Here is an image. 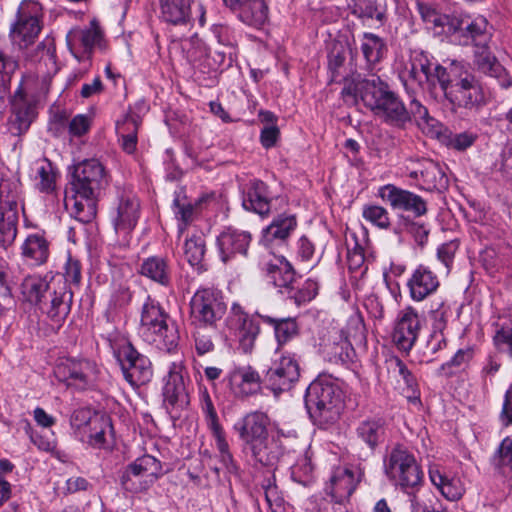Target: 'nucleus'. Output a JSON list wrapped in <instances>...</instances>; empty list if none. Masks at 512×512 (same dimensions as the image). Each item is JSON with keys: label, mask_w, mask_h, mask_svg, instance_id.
<instances>
[{"label": "nucleus", "mask_w": 512, "mask_h": 512, "mask_svg": "<svg viewBox=\"0 0 512 512\" xmlns=\"http://www.w3.org/2000/svg\"><path fill=\"white\" fill-rule=\"evenodd\" d=\"M341 94L353 102L359 97L375 116L390 125L403 127L409 122L408 110L400 97L378 76L361 79L358 75L346 82Z\"/></svg>", "instance_id": "1"}, {"label": "nucleus", "mask_w": 512, "mask_h": 512, "mask_svg": "<svg viewBox=\"0 0 512 512\" xmlns=\"http://www.w3.org/2000/svg\"><path fill=\"white\" fill-rule=\"evenodd\" d=\"M417 7L426 28L435 36L460 45L473 43L475 47L486 45L490 40L488 21L483 16L444 14L426 3H418Z\"/></svg>", "instance_id": "2"}, {"label": "nucleus", "mask_w": 512, "mask_h": 512, "mask_svg": "<svg viewBox=\"0 0 512 512\" xmlns=\"http://www.w3.org/2000/svg\"><path fill=\"white\" fill-rule=\"evenodd\" d=\"M260 264L269 282L295 304L309 302L317 295V283L310 279L301 283L294 268L283 256L268 254L262 257Z\"/></svg>", "instance_id": "3"}, {"label": "nucleus", "mask_w": 512, "mask_h": 512, "mask_svg": "<svg viewBox=\"0 0 512 512\" xmlns=\"http://www.w3.org/2000/svg\"><path fill=\"white\" fill-rule=\"evenodd\" d=\"M440 88L451 110L477 111L485 104V95L479 81L471 74L456 77L454 69L439 70Z\"/></svg>", "instance_id": "4"}, {"label": "nucleus", "mask_w": 512, "mask_h": 512, "mask_svg": "<svg viewBox=\"0 0 512 512\" xmlns=\"http://www.w3.org/2000/svg\"><path fill=\"white\" fill-rule=\"evenodd\" d=\"M140 333L145 341L168 352L177 346L179 340L178 330L169 315L151 300L142 307Z\"/></svg>", "instance_id": "5"}, {"label": "nucleus", "mask_w": 512, "mask_h": 512, "mask_svg": "<svg viewBox=\"0 0 512 512\" xmlns=\"http://www.w3.org/2000/svg\"><path fill=\"white\" fill-rule=\"evenodd\" d=\"M305 406L310 417L319 424L336 421L341 409V392L330 381H313L305 394Z\"/></svg>", "instance_id": "6"}, {"label": "nucleus", "mask_w": 512, "mask_h": 512, "mask_svg": "<svg viewBox=\"0 0 512 512\" xmlns=\"http://www.w3.org/2000/svg\"><path fill=\"white\" fill-rule=\"evenodd\" d=\"M191 323L199 328L216 327L227 312L222 293L211 288L198 289L189 303Z\"/></svg>", "instance_id": "7"}, {"label": "nucleus", "mask_w": 512, "mask_h": 512, "mask_svg": "<svg viewBox=\"0 0 512 512\" xmlns=\"http://www.w3.org/2000/svg\"><path fill=\"white\" fill-rule=\"evenodd\" d=\"M385 472L402 489L418 487L423 478L422 470L414 455L403 446L394 447L385 461Z\"/></svg>", "instance_id": "8"}, {"label": "nucleus", "mask_w": 512, "mask_h": 512, "mask_svg": "<svg viewBox=\"0 0 512 512\" xmlns=\"http://www.w3.org/2000/svg\"><path fill=\"white\" fill-rule=\"evenodd\" d=\"M41 5L33 0L23 1L17 12V19L10 28V38L20 49L31 45L41 31Z\"/></svg>", "instance_id": "9"}, {"label": "nucleus", "mask_w": 512, "mask_h": 512, "mask_svg": "<svg viewBox=\"0 0 512 512\" xmlns=\"http://www.w3.org/2000/svg\"><path fill=\"white\" fill-rule=\"evenodd\" d=\"M125 380L132 386L145 385L153 376L149 358L139 353L131 343H125L115 351Z\"/></svg>", "instance_id": "10"}, {"label": "nucleus", "mask_w": 512, "mask_h": 512, "mask_svg": "<svg viewBox=\"0 0 512 512\" xmlns=\"http://www.w3.org/2000/svg\"><path fill=\"white\" fill-rule=\"evenodd\" d=\"M161 463L151 455H143L130 463L121 476L126 491L140 493L147 490L161 474Z\"/></svg>", "instance_id": "11"}, {"label": "nucleus", "mask_w": 512, "mask_h": 512, "mask_svg": "<svg viewBox=\"0 0 512 512\" xmlns=\"http://www.w3.org/2000/svg\"><path fill=\"white\" fill-rule=\"evenodd\" d=\"M106 184L104 167L99 161L85 160L75 166L71 185L80 198L97 197Z\"/></svg>", "instance_id": "12"}, {"label": "nucleus", "mask_w": 512, "mask_h": 512, "mask_svg": "<svg viewBox=\"0 0 512 512\" xmlns=\"http://www.w3.org/2000/svg\"><path fill=\"white\" fill-rule=\"evenodd\" d=\"M230 333L237 339L244 353L252 352L260 333L259 323L237 303H234L225 320Z\"/></svg>", "instance_id": "13"}, {"label": "nucleus", "mask_w": 512, "mask_h": 512, "mask_svg": "<svg viewBox=\"0 0 512 512\" xmlns=\"http://www.w3.org/2000/svg\"><path fill=\"white\" fill-rule=\"evenodd\" d=\"M200 404L205 415L207 426L216 440L220 462L229 473H236L238 467L229 450V444L226 441L224 430L219 423L217 412L206 388L200 390Z\"/></svg>", "instance_id": "14"}, {"label": "nucleus", "mask_w": 512, "mask_h": 512, "mask_svg": "<svg viewBox=\"0 0 512 512\" xmlns=\"http://www.w3.org/2000/svg\"><path fill=\"white\" fill-rule=\"evenodd\" d=\"M56 376L77 389H86L93 385L97 378V365L88 359L67 358L57 364Z\"/></svg>", "instance_id": "15"}, {"label": "nucleus", "mask_w": 512, "mask_h": 512, "mask_svg": "<svg viewBox=\"0 0 512 512\" xmlns=\"http://www.w3.org/2000/svg\"><path fill=\"white\" fill-rule=\"evenodd\" d=\"M299 377L300 368L298 362L291 355H282L267 370L264 382L275 395H278L290 390L299 380Z\"/></svg>", "instance_id": "16"}, {"label": "nucleus", "mask_w": 512, "mask_h": 512, "mask_svg": "<svg viewBox=\"0 0 512 512\" xmlns=\"http://www.w3.org/2000/svg\"><path fill=\"white\" fill-rule=\"evenodd\" d=\"M422 328L417 310L407 306L399 311L392 338L399 350L409 352L415 345Z\"/></svg>", "instance_id": "17"}, {"label": "nucleus", "mask_w": 512, "mask_h": 512, "mask_svg": "<svg viewBox=\"0 0 512 512\" xmlns=\"http://www.w3.org/2000/svg\"><path fill=\"white\" fill-rule=\"evenodd\" d=\"M378 196L388 202L393 209L411 212L415 217H421L427 213L426 201L421 196L393 184L380 187Z\"/></svg>", "instance_id": "18"}, {"label": "nucleus", "mask_w": 512, "mask_h": 512, "mask_svg": "<svg viewBox=\"0 0 512 512\" xmlns=\"http://www.w3.org/2000/svg\"><path fill=\"white\" fill-rule=\"evenodd\" d=\"M140 217V202L131 192H124L112 213V223L116 234L126 238L136 227Z\"/></svg>", "instance_id": "19"}, {"label": "nucleus", "mask_w": 512, "mask_h": 512, "mask_svg": "<svg viewBox=\"0 0 512 512\" xmlns=\"http://www.w3.org/2000/svg\"><path fill=\"white\" fill-rule=\"evenodd\" d=\"M46 298L48 301L42 302L44 304L42 309L53 324L60 326L70 313L73 290L66 284L53 281V287Z\"/></svg>", "instance_id": "20"}, {"label": "nucleus", "mask_w": 512, "mask_h": 512, "mask_svg": "<svg viewBox=\"0 0 512 512\" xmlns=\"http://www.w3.org/2000/svg\"><path fill=\"white\" fill-rule=\"evenodd\" d=\"M439 70H447L440 64L432 62L428 55L422 51L414 52L410 59V68L408 71V80L417 84L420 88H432L437 83L440 85L438 77Z\"/></svg>", "instance_id": "21"}, {"label": "nucleus", "mask_w": 512, "mask_h": 512, "mask_svg": "<svg viewBox=\"0 0 512 512\" xmlns=\"http://www.w3.org/2000/svg\"><path fill=\"white\" fill-rule=\"evenodd\" d=\"M387 428L382 418L369 417L361 420L354 429V440L363 446L369 454H373L376 448L384 443Z\"/></svg>", "instance_id": "22"}, {"label": "nucleus", "mask_w": 512, "mask_h": 512, "mask_svg": "<svg viewBox=\"0 0 512 512\" xmlns=\"http://www.w3.org/2000/svg\"><path fill=\"white\" fill-rule=\"evenodd\" d=\"M440 281L428 266L418 265L407 280L409 295L413 301L421 302L437 291Z\"/></svg>", "instance_id": "23"}, {"label": "nucleus", "mask_w": 512, "mask_h": 512, "mask_svg": "<svg viewBox=\"0 0 512 512\" xmlns=\"http://www.w3.org/2000/svg\"><path fill=\"white\" fill-rule=\"evenodd\" d=\"M36 117V107L21 91L14 94L8 129L11 134L20 136L26 133Z\"/></svg>", "instance_id": "24"}, {"label": "nucleus", "mask_w": 512, "mask_h": 512, "mask_svg": "<svg viewBox=\"0 0 512 512\" xmlns=\"http://www.w3.org/2000/svg\"><path fill=\"white\" fill-rule=\"evenodd\" d=\"M170 370L163 390L164 404L170 414L177 413L189 404L184 375L181 369Z\"/></svg>", "instance_id": "25"}, {"label": "nucleus", "mask_w": 512, "mask_h": 512, "mask_svg": "<svg viewBox=\"0 0 512 512\" xmlns=\"http://www.w3.org/2000/svg\"><path fill=\"white\" fill-rule=\"evenodd\" d=\"M103 34L95 21H92L87 28H73L67 36V45L72 54L79 58L80 54H91L96 46H99Z\"/></svg>", "instance_id": "26"}, {"label": "nucleus", "mask_w": 512, "mask_h": 512, "mask_svg": "<svg viewBox=\"0 0 512 512\" xmlns=\"http://www.w3.org/2000/svg\"><path fill=\"white\" fill-rule=\"evenodd\" d=\"M272 199L269 187L263 181L254 179L243 191L242 206L247 211L267 217L271 213Z\"/></svg>", "instance_id": "27"}, {"label": "nucleus", "mask_w": 512, "mask_h": 512, "mask_svg": "<svg viewBox=\"0 0 512 512\" xmlns=\"http://www.w3.org/2000/svg\"><path fill=\"white\" fill-rule=\"evenodd\" d=\"M251 242V234L234 228H227L217 237L221 260L227 263L236 255L246 256Z\"/></svg>", "instance_id": "28"}, {"label": "nucleus", "mask_w": 512, "mask_h": 512, "mask_svg": "<svg viewBox=\"0 0 512 512\" xmlns=\"http://www.w3.org/2000/svg\"><path fill=\"white\" fill-rule=\"evenodd\" d=\"M269 418L262 412H251L234 424V430L244 442V449L268 436Z\"/></svg>", "instance_id": "29"}, {"label": "nucleus", "mask_w": 512, "mask_h": 512, "mask_svg": "<svg viewBox=\"0 0 512 512\" xmlns=\"http://www.w3.org/2000/svg\"><path fill=\"white\" fill-rule=\"evenodd\" d=\"M360 481V474L355 476L349 468H337L333 471L325 491L334 499H348Z\"/></svg>", "instance_id": "30"}, {"label": "nucleus", "mask_w": 512, "mask_h": 512, "mask_svg": "<svg viewBox=\"0 0 512 512\" xmlns=\"http://www.w3.org/2000/svg\"><path fill=\"white\" fill-rule=\"evenodd\" d=\"M429 478L441 495L449 501L459 500L465 492L464 485L458 477L449 476L437 465L430 466Z\"/></svg>", "instance_id": "31"}, {"label": "nucleus", "mask_w": 512, "mask_h": 512, "mask_svg": "<svg viewBox=\"0 0 512 512\" xmlns=\"http://www.w3.org/2000/svg\"><path fill=\"white\" fill-rule=\"evenodd\" d=\"M297 227L294 215H278L262 232V243L271 246L274 243H284Z\"/></svg>", "instance_id": "32"}, {"label": "nucleus", "mask_w": 512, "mask_h": 512, "mask_svg": "<svg viewBox=\"0 0 512 512\" xmlns=\"http://www.w3.org/2000/svg\"><path fill=\"white\" fill-rule=\"evenodd\" d=\"M250 451L255 461L265 466H273L276 464L284 453L282 443H278L274 437L268 436L251 444L246 448Z\"/></svg>", "instance_id": "33"}, {"label": "nucleus", "mask_w": 512, "mask_h": 512, "mask_svg": "<svg viewBox=\"0 0 512 512\" xmlns=\"http://www.w3.org/2000/svg\"><path fill=\"white\" fill-rule=\"evenodd\" d=\"M1 209L8 207L7 211H3L0 218V246L7 249L13 244L17 235V202L14 200H0Z\"/></svg>", "instance_id": "34"}, {"label": "nucleus", "mask_w": 512, "mask_h": 512, "mask_svg": "<svg viewBox=\"0 0 512 512\" xmlns=\"http://www.w3.org/2000/svg\"><path fill=\"white\" fill-rule=\"evenodd\" d=\"M407 110L409 121L413 119L423 133L430 137H439L442 132V124L429 115L428 109L420 101L415 98L411 99Z\"/></svg>", "instance_id": "35"}, {"label": "nucleus", "mask_w": 512, "mask_h": 512, "mask_svg": "<svg viewBox=\"0 0 512 512\" xmlns=\"http://www.w3.org/2000/svg\"><path fill=\"white\" fill-rule=\"evenodd\" d=\"M238 13L239 19L247 25L261 27L268 19V7L264 0H244L237 8H230Z\"/></svg>", "instance_id": "36"}, {"label": "nucleus", "mask_w": 512, "mask_h": 512, "mask_svg": "<svg viewBox=\"0 0 512 512\" xmlns=\"http://www.w3.org/2000/svg\"><path fill=\"white\" fill-rule=\"evenodd\" d=\"M256 315L266 324L274 329L275 338L278 344L277 351L286 343L298 335V325L294 318H274L269 315L256 313Z\"/></svg>", "instance_id": "37"}, {"label": "nucleus", "mask_w": 512, "mask_h": 512, "mask_svg": "<svg viewBox=\"0 0 512 512\" xmlns=\"http://www.w3.org/2000/svg\"><path fill=\"white\" fill-rule=\"evenodd\" d=\"M22 257L32 265H42L49 257V243L40 234L29 235L21 247Z\"/></svg>", "instance_id": "38"}, {"label": "nucleus", "mask_w": 512, "mask_h": 512, "mask_svg": "<svg viewBox=\"0 0 512 512\" xmlns=\"http://www.w3.org/2000/svg\"><path fill=\"white\" fill-rule=\"evenodd\" d=\"M140 274L150 280L162 285L168 286L171 281L170 268L167 260L160 256H151L143 260Z\"/></svg>", "instance_id": "39"}, {"label": "nucleus", "mask_w": 512, "mask_h": 512, "mask_svg": "<svg viewBox=\"0 0 512 512\" xmlns=\"http://www.w3.org/2000/svg\"><path fill=\"white\" fill-rule=\"evenodd\" d=\"M232 377L236 382L239 394L242 396L256 394L261 388V376L252 366L237 367L233 371Z\"/></svg>", "instance_id": "40"}, {"label": "nucleus", "mask_w": 512, "mask_h": 512, "mask_svg": "<svg viewBox=\"0 0 512 512\" xmlns=\"http://www.w3.org/2000/svg\"><path fill=\"white\" fill-rule=\"evenodd\" d=\"M51 287L53 281L47 282L38 275H30L25 277L21 284V294L27 302L40 304L46 299Z\"/></svg>", "instance_id": "41"}, {"label": "nucleus", "mask_w": 512, "mask_h": 512, "mask_svg": "<svg viewBox=\"0 0 512 512\" xmlns=\"http://www.w3.org/2000/svg\"><path fill=\"white\" fill-rule=\"evenodd\" d=\"M162 18L173 25L185 24L191 16L190 0H160Z\"/></svg>", "instance_id": "42"}, {"label": "nucleus", "mask_w": 512, "mask_h": 512, "mask_svg": "<svg viewBox=\"0 0 512 512\" xmlns=\"http://www.w3.org/2000/svg\"><path fill=\"white\" fill-rule=\"evenodd\" d=\"M95 198L96 197L80 198V195L73 192L71 196L66 194L65 206L70 210L73 217L83 223H86L95 215Z\"/></svg>", "instance_id": "43"}, {"label": "nucleus", "mask_w": 512, "mask_h": 512, "mask_svg": "<svg viewBox=\"0 0 512 512\" xmlns=\"http://www.w3.org/2000/svg\"><path fill=\"white\" fill-rule=\"evenodd\" d=\"M474 58V64L478 71L495 78L504 75V67L488 50L487 44L476 47Z\"/></svg>", "instance_id": "44"}, {"label": "nucleus", "mask_w": 512, "mask_h": 512, "mask_svg": "<svg viewBox=\"0 0 512 512\" xmlns=\"http://www.w3.org/2000/svg\"><path fill=\"white\" fill-rule=\"evenodd\" d=\"M361 52L368 66L379 63L385 54V41L373 33H364L360 45Z\"/></svg>", "instance_id": "45"}, {"label": "nucleus", "mask_w": 512, "mask_h": 512, "mask_svg": "<svg viewBox=\"0 0 512 512\" xmlns=\"http://www.w3.org/2000/svg\"><path fill=\"white\" fill-rule=\"evenodd\" d=\"M474 357V350L471 347L459 349L454 356L443 363L438 369V374L444 377H452L466 371Z\"/></svg>", "instance_id": "46"}, {"label": "nucleus", "mask_w": 512, "mask_h": 512, "mask_svg": "<svg viewBox=\"0 0 512 512\" xmlns=\"http://www.w3.org/2000/svg\"><path fill=\"white\" fill-rule=\"evenodd\" d=\"M418 181L420 182V186L427 191H440L445 189L448 185V179L444 171L436 162L427 164L424 173L420 175Z\"/></svg>", "instance_id": "47"}, {"label": "nucleus", "mask_w": 512, "mask_h": 512, "mask_svg": "<svg viewBox=\"0 0 512 512\" xmlns=\"http://www.w3.org/2000/svg\"><path fill=\"white\" fill-rule=\"evenodd\" d=\"M110 427L109 418L99 414L95 415L90 427L82 434L94 448H102L105 444L106 430Z\"/></svg>", "instance_id": "48"}, {"label": "nucleus", "mask_w": 512, "mask_h": 512, "mask_svg": "<svg viewBox=\"0 0 512 512\" xmlns=\"http://www.w3.org/2000/svg\"><path fill=\"white\" fill-rule=\"evenodd\" d=\"M137 120L132 117H126V119L117 125V130L120 135L121 147L128 153L132 154L135 152L137 147Z\"/></svg>", "instance_id": "49"}, {"label": "nucleus", "mask_w": 512, "mask_h": 512, "mask_svg": "<svg viewBox=\"0 0 512 512\" xmlns=\"http://www.w3.org/2000/svg\"><path fill=\"white\" fill-rule=\"evenodd\" d=\"M205 251V240L201 235H194L185 241L184 254L190 265H200Z\"/></svg>", "instance_id": "50"}, {"label": "nucleus", "mask_w": 512, "mask_h": 512, "mask_svg": "<svg viewBox=\"0 0 512 512\" xmlns=\"http://www.w3.org/2000/svg\"><path fill=\"white\" fill-rule=\"evenodd\" d=\"M362 217L380 229H388L391 224L388 211L379 205H365L362 210Z\"/></svg>", "instance_id": "51"}, {"label": "nucleus", "mask_w": 512, "mask_h": 512, "mask_svg": "<svg viewBox=\"0 0 512 512\" xmlns=\"http://www.w3.org/2000/svg\"><path fill=\"white\" fill-rule=\"evenodd\" d=\"M173 206L175 207L174 213L177 219L181 222L179 230L182 232L186 226L193 221L199 203L196 202L195 204H192L187 202L186 199H180V197L177 196L173 201Z\"/></svg>", "instance_id": "52"}, {"label": "nucleus", "mask_w": 512, "mask_h": 512, "mask_svg": "<svg viewBox=\"0 0 512 512\" xmlns=\"http://www.w3.org/2000/svg\"><path fill=\"white\" fill-rule=\"evenodd\" d=\"M55 177L49 161L45 160L36 164V178H39L37 187L41 192L50 193L54 190Z\"/></svg>", "instance_id": "53"}, {"label": "nucleus", "mask_w": 512, "mask_h": 512, "mask_svg": "<svg viewBox=\"0 0 512 512\" xmlns=\"http://www.w3.org/2000/svg\"><path fill=\"white\" fill-rule=\"evenodd\" d=\"M386 365L388 372L394 378H401L408 388L414 387L415 379L402 360L393 357L386 361Z\"/></svg>", "instance_id": "54"}, {"label": "nucleus", "mask_w": 512, "mask_h": 512, "mask_svg": "<svg viewBox=\"0 0 512 512\" xmlns=\"http://www.w3.org/2000/svg\"><path fill=\"white\" fill-rule=\"evenodd\" d=\"M64 279L68 287L71 286L79 287L82 279V265L80 261L72 256H68L64 266ZM62 284V282H60Z\"/></svg>", "instance_id": "55"}, {"label": "nucleus", "mask_w": 512, "mask_h": 512, "mask_svg": "<svg viewBox=\"0 0 512 512\" xmlns=\"http://www.w3.org/2000/svg\"><path fill=\"white\" fill-rule=\"evenodd\" d=\"M313 466L306 457L299 459L291 468L292 479L302 485H308L311 482Z\"/></svg>", "instance_id": "56"}, {"label": "nucleus", "mask_w": 512, "mask_h": 512, "mask_svg": "<svg viewBox=\"0 0 512 512\" xmlns=\"http://www.w3.org/2000/svg\"><path fill=\"white\" fill-rule=\"evenodd\" d=\"M354 8L360 17L376 19L379 22L384 20L385 13L379 9L374 0H357Z\"/></svg>", "instance_id": "57"}, {"label": "nucleus", "mask_w": 512, "mask_h": 512, "mask_svg": "<svg viewBox=\"0 0 512 512\" xmlns=\"http://www.w3.org/2000/svg\"><path fill=\"white\" fill-rule=\"evenodd\" d=\"M98 413L92 412L87 408H80L73 412L70 418L71 426L82 432V434L90 427L91 422Z\"/></svg>", "instance_id": "58"}, {"label": "nucleus", "mask_w": 512, "mask_h": 512, "mask_svg": "<svg viewBox=\"0 0 512 512\" xmlns=\"http://www.w3.org/2000/svg\"><path fill=\"white\" fill-rule=\"evenodd\" d=\"M497 348L512 357V319L508 325L502 326L494 335Z\"/></svg>", "instance_id": "59"}, {"label": "nucleus", "mask_w": 512, "mask_h": 512, "mask_svg": "<svg viewBox=\"0 0 512 512\" xmlns=\"http://www.w3.org/2000/svg\"><path fill=\"white\" fill-rule=\"evenodd\" d=\"M18 67V60L5 50L0 49V79L10 81Z\"/></svg>", "instance_id": "60"}, {"label": "nucleus", "mask_w": 512, "mask_h": 512, "mask_svg": "<svg viewBox=\"0 0 512 512\" xmlns=\"http://www.w3.org/2000/svg\"><path fill=\"white\" fill-rule=\"evenodd\" d=\"M458 247V242L453 240L442 244L437 249V258L441 263H443L447 273L450 271Z\"/></svg>", "instance_id": "61"}, {"label": "nucleus", "mask_w": 512, "mask_h": 512, "mask_svg": "<svg viewBox=\"0 0 512 512\" xmlns=\"http://www.w3.org/2000/svg\"><path fill=\"white\" fill-rule=\"evenodd\" d=\"M55 52L54 40L48 38L37 45L35 60L39 62L44 61L46 65L48 63L55 64Z\"/></svg>", "instance_id": "62"}, {"label": "nucleus", "mask_w": 512, "mask_h": 512, "mask_svg": "<svg viewBox=\"0 0 512 512\" xmlns=\"http://www.w3.org/2000/svg\"><path fill=\"white\" fill-rule=\"evenodd\" d=\"M481 262L485 270L491 275H494L496 272H498L502 266V261L499 258L496 250L493 248H486L483 250L481 253Z\"/></svg>", "instance_id": "63"}, {"label": "nucleus", "mask_w": 512, "mask_h": 512, "mask_svg": "<svg viewBox=\"0 0 512 512\" xmlns=\"http://www.w3.org/2000/svg\"><path fill=\"white\" fill-rule=\"evenodd\" d=\"M498 453L499 465L512 471V435L502 440Z\"/></svg>", "instance_id": "64"}]
</instances>
